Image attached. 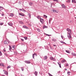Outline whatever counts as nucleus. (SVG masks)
<instances>
[{"instance_id":"a211bd4d","label":"nucleus","mask_w":76,"mask_h":76,"mask_svg":"<svg viewBox=\"0 0 76 76\" xmlns=\"http://www.w3.org/2000/svg\"><path fill=\"white\" fill-rule=\"evenodd\" d=\"M72 55L74 56H76V54L74 53H72Z\"/></svg>"},{"instance_id":"3c124183","label":"nucleus","mask_w":76,"mask_h":76,"mask_svg":"<svg viewBox=\"0 0 76 76\" xmlns=\"http://www.w3.org/2000/svg\"><path fill=\"white\" fill-rule=\"evenodd\" d=\"M65 70H67V69H65Z\"/></svg>"},{"instance_id":"b1692460","label":"nucleus","mask_w":76,"mask_h":76,"mask_svg":"<svg viewBox=\"0 0 76 76\" xmlns=\"http://www.w3.org/2000/svg\"><path fill=\"white\" fill-rule=\"evenodd\" d=\"M2 66L3 67H4V64H3L1 63H0V66Z\"/></svg>"},{"instance_id":"412c9836","label":"nucleus","mask_w":76,"mask_h":76,"mask_svg":"<svg viewBox=\"0 0 76 76\" xmlns=\"http://www.w3.org/2000/svg\"><path fill=\"white\" fill-rule=\"evenodd\" d=\"M53 11L54 13H57V11L55 10H53Z\"/></svg>"},{"instance_id":"c9c22d12","label":"nucleus","mask_w":76,"mask_h":76,"mask_svg":"<svg viewBox=\"0 0 76 76\" xmlns=\"http://www.w3.org/2000/svg\"><path fill=\"white\" fill-rule=\"evenodd\" d=\"M52 41H56V39H52Z\"/></svg>"},{"instance_id":"5701e85b","label":"nucleus","mask_w":76,"mask_h":76,"mask_svg":"<svg viewBox=\"0 0 76 76\" xmlns=\"http://www.w3.org/2000/svg\"><path fill=\"white\" fill-rule=\"evenodd\" d=\"M67 1H66V3H70L71 1L70 0H67Z\"/></svg>"},{"instance_id":"f257e3e1","label":"nucleus","mask_w":76,"mask_h":76,"mask_svg":"<svg viewBox=\"0 0 76 76\" xmlns=\"http://www.w3.org/2000/svg\"><path fill=\"white\" fill-rule=\"evenodd\" d=\"M9 46L10 48L9 49L10 50H14V49H15V46H13L12 47H10V45H9Z\"/></svg>"},{"instance_id":"ddd939ff","label":"nucleus","mask_w":76,"mask_h":76,"mask_svg":"<svg viewBox=\"0 0 76 76\" xmlns=\"http://www.w3.org/2000/svg\"><path fill=\"white\" fill-rule=\"evenodd\" d=\"M65 62H66V60L64 59L62 60L61 61L62 63H65Z\"/></svg>"},{"instance_id":"6e6552de","label":"nucleus","mask_w":76,"mask_h":76,"mask_svg":"<svg viewBox=\"0 0 76 76\" xmlns=\"http://www.w3.org/2000/svg\"><path fill=\"white\" fill-rule=\"evenodd\" d=\"M32 56L33 58L34 59V57H35V56H37V54L36 53H34V54H33Z\"/></svg>"},{"instance_id":"8fccbe9b","label":"nucleus","mask_w":76,"mask_h":76,"mask_svg":"<svg viewBox=\"0 0 76 76\" xmlns=\"http://www.w3.org/2000/svg\"><path fill=\"white\" fill-rule=\"evenodd\" d=\"M50 20H49V23H50Z\"/></svg>"},{"instance_id":"09e8293b","label":"nucleus","mask_w":76,"mask_h":76,"mask_svg":"<svg viewBox=\"0 0 76 76\" xmlns=\"http://www.w3.org/2000/svg\"><path fill=\"white\" fill-rule=\"evenodd\" d=\"M3 51H4V52H6V50L4 49V50H3Z\"/></svg>"},{"instance_id":"f3484780","label":"nucleus","mask_w":76,"mask_h":76,"mask_svg":"<svg viewBox=\"0 0 76 76\" xmlns=\"http://www.w3.org/2000/svg\"><path fill=\"white\" fill-rule=\"evenodd\" d=\"M58 65H59L60 67V68H61V63H60V62L58 63Z\"/></svg>"},{"instance_id":"7ed1b4c3","label":"nucleus","mask_w":76,"mask_h":76,"mask_svg":"<svg viewBox=\"0 0 76 76\" xmlns=\"http://www.w3.org/2000/svg\"><path fill=\"white\" fill-rule=\"evenodd\" d=\"M10 42L9 41H5L4 42V44H5L6 45H7V44H9V43Z\"/></svg>"},{"instance_id":"4468645a","label":"nucleus","mask_w":76,"mask_h":76,"mask_svg":"<svg viewBox=\"0 0 76 76\" xmlns=\"http://www.w3.org/2000/svg\"><path fill=\"white\" fill-rule=\"evenodd\" d=\"M34 75L35 76H37L38 75V72L37 71H35L34 72Z\"/></svg>"},{"instance_id":"f8f14e48","label":"nucleus","mask_w":76,"mask_h":76,"mask_svg":"<svg viewBox=\"0 0 76 76\" xmlns=\"http://www.w3.org/2000/svg\"><path fill=\"white\" fill-rule=\"evenodd\" d=\"M47 56H45L43 58V59L44 60H47Z\"/></svg>"},{"instance_id":"dca6fc26","label":"nucleus","mask_w":76,"mask_h":76,"mask_svg":"<svg viewBox=\"0 0 76 76\" xmlns=\"http://www.w3.org/2000/svg\"><path fill=\"white\" fill-rule=\"evenodd\" d=\"M4 74L6 75H8V72L7 71H5Z\"/></svg>"},{"instance_id":"c756f323","label":"nucleus","mask_w":76,"mask_h":76,"mask_svg":"<svg viewBox=\"0 0 76 76\" xmlns=\"http://www.w3.org/2000/svg\"><path fill=\"white\" fill-rule=\"evenodd\" d=\"M3 24H4V23H0V25L1 26V25H3Z\"/></svg>"},{"instance_id":"4c0bfd02","label":"nucleus","mask_w":76,"mask_h":76,"mask_svg":"<svg viewBox=\"0 0 76 76\" xmlns=\"http://www.w3.org/2000/svg\"><path fill=\"white\" fill-rule=\"evenodd\" d=\"M28 15L29 16V18H31V14L29 13L28 14Z\"/></svg>"},{"instance_id":"bb28decb","label":"nucleus","mask_w":76,"mask_h":76,"mask_svg":"<svg viewBox=\"0 0 76 76\" xmlns=\"http://www.w3.org/2000/svg\"><path fill=\"white\" fill-rule=\"evenodd\" d=\"M3 8L2 7H0V11H1V10H3Z\"/></svg>"},{"instance_id":"a18cd8bd","label":"nucleus","mask_w":76,"mask_h":76,"mask_svg":"<svg viewBox=\"0 0 76 76\" xmlns=\"http://www.w3.org/2000/svg\"><path fill=\"white\" fill-rule=\"evenodd\" d=\"M23 12H26V11L25 10H23Z\"/></svg>"},{"instance_id":"4d7b16f0","label":"nucleus","mask_w":76,"mask_h":76,"mask_svg":"<svg viewBox=\"0 0 76 76\" xmlns=\"http://www.w3.org/2000/svg\"><path fill=\"white\" fill-rule=\"evenodd\" d=\"M52 29H53V31H54V29H53V28H52Z\"/></svg>"},{"instance_id":"1a4fd4ad","label":"nucleus","mask_w":76,"mask_h":76,"mask_svg":"<svg viewBox=\"0 0 76 76\" xmlns=\"http://www.w3.org/2000/svg\"><path fill=\"white\" fill-rule=\"evenodd\" d=\"M25 62L27 64H30L31 63V62L29 61H25Z\"/></svg>"},{"instance_id":"864d4df0","label":"nucleus","mask_w":76,"mask_h":76,"mask_svg":"<svg viewBox=\"0 0 76 76\" xmlns=\"http://www.w3.org/2000/svg\"><path fill=\"white\" fill-rule=\"evenodd\" d=\"M53 46H56V45H54Z\"/></svg>"},{"instance_id":"2f4dec72","label":"nucleus","mask_w":76,"mask_h":76,"mask_svg":"<svg viewBox=\"0 0 76 76\" xmlns=\"http://www.w3.org/2000/svg\"><path fill=\"white\" fill-rule=\"evenodd\" d=\"M10 67H11V66H8L7 67V69H9V68H10Z\"/></svg>"},{"instance_id":"9d476101","label":"nucleus","mask_w":76,"mask_h":76,"mask_svg":"<svg viewBox=\"0 0 76 76\" xmlns=\"http://www.w3.org/2000/svg\"><path fill=\"white\" fill-rule=\"evenodd\" d=\"M10 16H11V17H13L14 16V14L12 13H10Z\"/></svg>"},{"instance_id":"37998d69","label":"nucleus","mask_w":76,"mask_h":76,"mask_svg":"<svg viewBox=\"0 0 76 76\" xmlns=\"http://www.w3.org/2000/svg\"><path fill=\"white\" fill-rule=\"evenodd\" d=\"M66 66H69V64H66Z\"/></svg>"},{"instance_id":"423d86ee","label":"nucleus","mask_w":76,"mask_h":76,"mask_svg":"<svg viewBox=\"0 0 76 76\" xmlns=\"http://www.w3.org/2000/svg\"><path fill=\"white\" fill-rule=\"evenodd\" d=\"M50 59L51 60H53V61H56V59L54 58H53V57H50Z\"/></svg>"},{"instance_id":"cd10ccee","label":"nucleus","mask_w":76,"mask_h":76,"mask_svg":"<svg viewBox=\"0 0 76 76\" xmlns=\"http://www.w3.org/2000/svg\"><path fill=\"white\" fill-rule=\"evenodd\" d=\"M21 69L22 70V71H23L24 70V68L23 67H21Z\"/></svg>"},{"instance_id":"6ab92c4d","label":"nucleus","mask_w":76,"mask_h":76,"mask_svg":"<svg viewBox=\"0 0 76 76\" xmlns=\"http://www.w3.org/2000/svg\"><path fill=\"white\" fill-rule=\"evenodd\" d=\"M72 3H76V1L75 0H72Z\"/></svg>"},{"instance_id":"de8ad7c7","label":"nucleus","mask_w":76,"mask_h":76,"mask_svg":"<svg viewBox=\"0 0 76 76\" xmlns=\"http://www.w3.org/2000/svg\"><path fill=\"white\" fill-rule=\"evenodd\" d=\"M21 39V40H22V41H24V39Z\"/></svg>"},{"instance_id":"aec40b11","label":"nucleus","mask_w":76,"mask_h":76,"mask_svg":"<svg viewBox=\"0 0 76 76\" xmlns=\"http://www.w3.org/2000/svg\"><path fill=\"white\" fill-rule=\"evenodd\" d=\"M23 27L24 28H26V29H28V27H26V26H23Z\"/></svg>"},{"instance_id":"58836bf2","label":"nucleus","mask_w":76,"mask_h":76,"mask_svg":"<svg viewBox=\"0 0 76 76\" xmlns=\"http://www.w3.org/2000/svg\"><path fill=\"white\" fill-rule=\"evenodd\" d=\"M2 56V53H1V52L0 51V56Z\"/></svg>"},{"instance_id":"13d9d810","label":"nucleus","mask_w":76,"mask_h":76,"mask_svg":"<svg viewBox=\"0 0 76 76\" xmlns=\"http://www.w3.org/2000/svg\"><path fill=\"white\" fill-rule=\"evenodd\" d=\"M44 28H45L44 27Z\"/></svg>"},{"instance_id":"7c9ffc66","label":"nucleus","mask_w":76,"mask_h":76,"mask_svg":"<svg viewBox=\"0 0 76 76\" xmlns=\"http://www.w3.org/2000/svg\"><path fill=\"white\" fill-rule=\"evenodd\" d=\"M43 16L44 18H47V16L45 15H44Z\"/></svg>"},{"instance_id":"20e7f679","label":"nucleus","mask_w":76,"mask_h":76,"mask_svg":"<svg viewBox=\"0 0 76 76\" xmlns=\"http://www.w3.org/2000/svg\"><path fill=\"white\" fill-rule=\"evenodd\" d=\"M61 6L62 7V8L63 9H66V7L64 4H62L61 5Z\"/></svg>"},{"instance_id":"49530a36","label":"nucleus","mask_w":76,"mask_h":76,"mask_svg":"<svg viewBox=\"0 0 76 76\" xmlns=\"http://www.w3.org/2000/svg\"><path fill=\"white\" fill-rule=\"evenodd\" d=\"M61 37L62 38V39H63V36L61 35Z\"/></svg>"},{"instance_id":"a878e982","label":"nucleus","mask_w":76,"mask_h":76,"mask_svg":"<svg viewBox=\"0 0 76 76\" xmlns=\"http://www.w3.org/2000/svg\"><path fill=\"white\" fill-rule=\"evenodd\" d=\"M32 4H33V3L32 2H30L29 3V5H30V6H32Z\"/></svg>"},{"instance_id":"5fc2aeb1","label":"nucleus","mask_w":76,"mask_h":76,"mask_svg":"<svg viewBox=\"0 0 76 76\" xmlns=\"http://www.w3.org/2000/svg\"><path fill=\"white\" fill-rule=\"evenodd\" d=\"M3 71V72H5V71H4V70Z\"/></svg>"},{"instance_id":"79ce46f5","label":"nucleus","mask_w":76,"mask_h":76,"mask_svg":"<svg viewBox=\"0 0 76 76\" xmlns=\"http://www.w3.org/2000/svg\"><path fill=\"white\" fill-rule=\"evenodd\" d=\"M52 19H53L52 18H50L49 20H50V21H51V20H52Z\"/></svg>"},{"instance_id":"473e14b6","label":"nucleus","mask_w":76,"mask_h":76,"mask_svg":"<svg viewBox=\"0 0 76 76\" xmlns=\"http://www.w3.org/2000/svg\"><path fill=\"white\" fill-rule=\"evenodd\" d=\"M46 35H47V36H48V37H50V36H51V35H49L47 34H46Z\"/></svg>"},{"instance_id":"f704fd0d","label":"nucleus","mask_w":76,"mask_h":76,"mask_svg":"<svg viewBox=\"0 0 76 76\" xmlns=\"http://www.w3.org/2000/svg\"><path fill=\"white\" fill-rule=\"evenodd\" d=\"M37 31H38V32H40V31H41L40 30V29H39V28L37 29Z\"/></svg>"},{"instance_id":"72a5a7b5","label":"nucleus","mask_w":76,"mask_h":76,"mask_svg":"<svg viewBox=\"0 0 76 76\" xmlns=\"http://www.w3.org/2000/svg\"><path fill=\"white\" fill-rule=\"evenodd\" d=\"M37 18L38 19H40L41 18V17H40V16H38L37 17Z\"/></svg>"},{"instance_id":"e433bc0d","label":"nucleus","mask_w":76,"mask_h":76,"mask_svg":"<svg viewBox=\"0 0 76 76\" xmlns=\"http://www.w3.org/2000/svg\"><path fill=\"white\" fill-rule=\"evenodd\" d=\"M24 39H25L26 40V39H27V37H24Z\"/></svg>"},{"instance_id":"ea45409f","label":"nucleus","mask_w":76,"mask_h":76,"mask_svg":"<svg viewBox=\"0 0 76 76\" xmlns=\"http://www.w3.org/2000/svg\"><path fill=\"white\" fill-rule=\"evenodd\" d=\"M70 72H67V74L68 75H70Z\"/></svg>"},{"instance_id":"0eeeda50","label":"nucleus","mask_w":76,"mask_h":76,"mask_svg":"<svg viewBox=\"0 0 76 76\" xmlns=\"http://www.w3.org/2000/svg\"><path fill=\"white\" fill-rule=\"evenodd\" d=\"M8 24L9 26H13V23L12 22H10L8 23Z\"/></svg>"},{"instance_id":"2eb2a0df","label":"nucleus","mask_w":76,"mask_h":76,"mask_svg":"<svg viewBox=\"0 0 76 76\" xmlns=\"http://www.w3.org/2000/svg\"><path fill=\"white\" fill-rule=\"evenodd\" d=\"M44 21V20L40 18V22L42 23Z\"/></svg>"},{"instance_id":"9b49d317","label":"nucleus","mask_w":76,"mask_h":76,"mask_svg":"<svg viewBox=\"0 0 76 76\" xmlns=\"http://www.w3.org/2000/svg\"><path fill=\"white\" fill-rule=\"evenodd\" d=\"M19 15H20V16H25V15L23 13H19Z\"/></svg>"},{"instance_id":"a19ab883","label":"nucleus","mask_w":76,"mask_h":76,"mask_svg":"<svg viewBox=\"0 0 76 76\" xmlns=\"http://www.w3.org/2000/svg\"><path fill=\"white\" fill-rule=\"evenodd\" d=\"M54 1H56V2H58V0H53Z\"/></svg>"},{"instance_id":"4be33fe9","label":"nucleus","mask_w":76,"mask_h":76,"mask_svg":"<svg viewBox=\"0 0 76 76\" xmlns=\"http://www.w3.org/2000/svg\"><path fill=\"white\" fill-rule=\"evenodd\" d=\"M60 42H61V43H62V44H66V43L64 42L63 41H61Z\"/></svg>"},{"instance_id":"603ef678","label":"nucleus","mask_w":76,"mask_h":76,"mask_svg":"<svg viewBox=\"0 0 76 76\" xmlns=\"http://www.w3.org/2000/svg\"><path fill=\"white\" fill-rule=\"evenodd\" d=\"M2 16H4V14H2Z\"/></svg>"},{"instance_id":"c85d7f7f","label":"nucleus","mask_w":76,"mask_h":76,"mask_svg":"<svg viewBox=\"0 0 76 76\" xmlns=\"http://www.w3.org/2000/svg\"><path fill=\"white\" fill-rule=\"evenodd\" d=\"M66 53H69V54H70V51L68 50H66Z\"/></svg>"},{"instance_id":"6e6d98bb","label":"nucleus","mask_w":76,"mask_h":76,"mask_svg":"<svg viewBox=\"0 0 76 76\" xmlns=\"http://www.w3.org/2000/svg\"><path fill=\"white\" fill-rule=\"evenodd\" d=\"M5 54V55H7V54Z\"/></svg>"},{"instance_id":"c03bdc74","label":"nucleus","mask_w":76,"mask_h":76,"mask_svg":"<svg viewBox=\"0 0 76 76\" xmlns=\"http://www.w3.org/2000/svg\"><path fill=\"white\" fill-rule=\"evenodd\" d=\"M19 10H20V11H23V9H19Z\"/></svg>"},{"instance_id":"f03ea898","label":"nucleus","mask_w":76,"mask_h":76,"mask_svg":"<svg viewBox=\"0 0 76 76\" xmlns=\"http://www.w3.org/2000/svg\"><path fill=\"white\" fill-rule=\"evenodd\" d=\"M66 31H68V34H71V33H72V31H71V30H70V29H69V28H67L66 29Z\"/></svg>"},{"instance_id":"39448f33","label":"nucleus","mask_w":76,"mask_h":76,"mask_svg":"<svg viewBox=\"0 0 76 76\" xmlns=\"http://www.w3.org/2000/svg\"><path fill=\"white\" fill-rule=\"evenodd\" d=\"M67 37H68L69 39H71L72 38V37L70 35V34L69 33L67 34Z\"/></svg>"},{"instance_id":"393cba45","label":"nucleus","mask_w":76,"mask_h":76,"mask_svg":"<svg viewBox=\"0 0 76 76\" xmlns=\"http://www.w3.org/2000/svg\"><path fill=\"white\" fill-rule=\"evenodd\" d=\"M19 23L20 24H23V22H22V21H20L19 22Z\"/></svg>"},{"instance_id":"bf43d9fd","label":"nucleus","mask_w":76,"mask_h":76,"mask_svg":"<svg viewBox=\"0 0 76 76\" xmlns=\"http://www.w3.org/2000/svg\"><path fill=\"white\" fill-rule=\"evenodd\" d=\"M51 6H52V5H51Z\"/></svg>"}]
</instances>
